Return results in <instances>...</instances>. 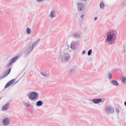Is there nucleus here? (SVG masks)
I'll use <instances>...</instances> for the list:
<instances>
[{
	"instance_id": "nucleus-3",
	"label": "nucleus",
	"mask_w": 126,
	"mask_h": 126,
	"mask_svg": "<svg viewBox=\"0 0 126 126\" xmlns=\"http://www.w3.org/2000/svg\"><path fill=\"white\" fill-rule=\"evenodd\" d=\"M17 59H18V56H16V57H14L13 58H12L10 60L9 64H8V65H7V67H8L9 66H10L12 64V63H14V62H15V61H16V60H17Z\"/></svg>"
},
{
	"instance_id": "nucleus-26",
	"label": "nucleus",
	"mask_w": 126,
	"mask_h": 126,
	"mask_svg": "<svg viewBox=\"0 0 126 126\" xmlns=\"http://www.w3.org/2000/svg\"><path fill=\"white\" fill-rule=\"evenodd\" d=\"M84 1H86L87 0H83Z\"/></svg>"
},
{
	"instance_id": "nucleus-18",
	"label": "nucleus",
	"mask_w": 126,
	"mask_h": 126,
	"mask_svg": "<svg viewBox=\"0 0 126 126\" xmlns=\"http://www.w3.org/2000/svg\"><path fill=\"white\" fill-rule=\"evenodd\" d=\"M41 74H42V75H43V76H45L47 77V74H46L45 73H44V72H41Z\"/></svg>"
},
{
	"instance_id": "nucleus-2",
	"label": "nucleus",
	"mask_w": 126,
	"mask_h": 126,
	"mask_svg": "<svg viewBox=\"0 0 126 126\" xmlns=\"http://www.w3.org/2000/svg\"><path fill=\"white\" fill-rule=\"evenodd\" d=\"M37 96H38V94L36 93L33 92L30 94V98L32 100H35V99L37 98Z\"/></svg>"
},
{
	"instance_id": "nucleus-10",
	"label": "nucleus",
	"mask_w": 126,
	"mask_h": 126,
	"mask_svg": "<svg viewBox=\"0 0 126 126\" xmlns=\"http://www.w3.org/2000/svg\"><path fill=\"white\" fill-rule=\"evenodd\" d=\"M111 83L113 84V85H115V86H118L119 85V83H118V81L116 80H113L111 81Z\"/></svg>"
},
{
	"instance_id": "nucleus-8",
	"label": "nucleus",
	"mask_w": 126,
	"mask_h": 126,
	"mask_svg": "<svg viewBox=\"0 0 126 126\" xmlns=\"http://www.w3.org/2000/svg\"><path fill=\"white\" fill-rule=\"evenodd\" d=\"M8 106H9V103H7L2 108V111H7V109H8Z\"/></svg>"
},
{
	"instance_id": "nucleus-17",
	"label": "nucleus",
	"mask_w": 126,
	"mask_h": 126,
	"mask_svg": "<svg viewBox=\"0 0 126 126\" xmlns=\"http://www.w3.org/2000/svg\"><path fill=\"white\" fill-rule=\"evenodd\" d=\"M25 106L26 107H30V104H29L28 103H25Z\"/></svg>"
},
{
	"instance_id": "nucleus-19",
	"label": "nucleus",
	"mask_w": 126,
	"mask_h": 126,
	"mask_svg": "<svg viewBox=\"0 0 126 126\" xmlns=\"http://www.w3.org/2000/svg\"><path fill=\"white\" fill-rule=\"evenodd\" d=\"M109 78H110V79H112V74H109Z\"/></svg>"
},
{
	"instance_id": "nucleus-7",
	"label": "nucleus",
	"mask_w": 126,
	"mask_h": 126,
	"mask_svg": "<svg viewBox=\"0 0 126 126\" xmlns=\"http://www.w3.org/2000/svg\"><path fill=\"white\" fill-rule=\"evenodd\" d=\"M78 10L80 11H81V10L83 9V4L80 3H78Z\"/></svg>"
},
{
	"instance_id": "nucleus-22",
	"label": "nucleus",
	"mask_w": 126,
	"mask_h": 126,
	"mask_svg": "<svg viewBox=\"0 0 126 126\" xmlns=\"http://www.w3.org/2000/svg\"><path fill=\"white\" fill-rule=\"evenodd\" d=\"M117 112H118V113H120V110L119 109L117 110Z\"/></svg>"
},
{
	"instance_id": "nucleus-1",
	"label": "nucleus",
	"mask_w": 126,
	"mask_h": 126,
	"mask_svg": "<svg viewBox=\"0 0 126 126\" xmlns=\"http://www.w3.org/2000/svg\"><path fill=\"white\" fill-rule=\"evenodd\" d=\"M115 31H108L106 33V39L105 41L106 43L111 44V42H113L116 38V33Z\"/></svg>"
},
{
	"instance_id": "nucleus-6",
	"label": "nucleus",
	"mask_w": 126,
	"mask_h": 126,
	"mask_svg": "<svg viewBox=\"0 0 126 126\" xmlns=\"http://www.w3.org/2000/svg\"><path fill=\"white\" fill-rule=\"evenodd\" d=\"M9 123H10L9 119L7 118L4 119L3 121V124L5 126H8L9 125Z\"/></svg>"
},
{
	"instance_id": "nucleus-20",
	"label": "nucleus",
	"mask_w": 126,
	"mask_h": 126,
	"mask_svg": "<svg viewBox=\"0 0 126 126\" xmlns=\"http://www.w3.org/2000/svg\"><path fill=\"white\" fill-rule=\"evenodd\" d=\"M86 53V51H83V54H85Z\"/></svg>"
},
{
	"instance_id": "nucleus-24",
	"label": "nucleus",
	"mask_w": 126,
	"mask_h": 126,
	"mask_svg": "<svg viewBox=\"0 0 126 126\" xmlns=\"http://www.w3.org/2000/svg\"><path fill=\"white\" fill-rule=\"evenodd\" d=\"M125 105L126 106V101L125 102Z\"/></svg>"
},
{
	"instance_id": "nucleus-14",
	"label": "nucleus",
	"mask_w": 126,
	"mask_h": 126,
	"mask_svg": "<svg viewBox=\"0 0 126 126\" xmlns=\"http://www.w3.org/2000/svg\"><path fill=\"white\" fill-rule=\"evenodd\" d=\"M100 7L101 8H104V7H105V5L104 4V3L101 2L100 3Z\"/></svg>"
},
{
	"instance_id": "nucleus-25",
	"label": "nucleus",
	"mask_w": 126,
	"mask_h": 126,
	"mask_svg": "<svg viewBox=\"0 0 126 126\" xmlns=\"http://www.w3.org/2000/svg\"><path fill=\"white\" fill-rule=\"evenodd\" d=\"M82 18H83V15L81 16Z\"/></svg>"
},
{
	"instance_id": "nucleus-16",
	"label": "nucleus",
	"mask_w": 126,
	"mask_h": 126,
	"mask_svg": "<svg viewBox=\"0 0 126 126\" xmlns=\"http://www.w3.org/2000/svg\"><path fill=\"white\" fill-rule=\"evenodd\" d=\"M91 54H92V50L90 49L88 52V56H90Z\"/></svg>"
},
{
	"instance_id": "nucleus-21",
	"label": "nucleus",
	"mask_w": 126,
	"mask_h": 126,
	"mask_svg": "<svg viewBox=\"0 0 126 126\" xmlns=\"http://www.w3.org/2000/svg\"><path fill=\"white\" fill-rule=\"evenodd\" d=\"M38 1H42L43 0H37Z\"/></svg>"
},
{
	"instance_id": "nucleus-11",
	"label": "nucleus",
	"mask_w": 126,
	"mask_h": 126,
	"mask_svg": "<svg viewBox=\"0 0 126 126\" xmlns=\"http://www.w3.org/2000/svg\"><path fill=\"white\" fill-rule=\"evenodd\" d=\"M50 17H56V14H55V12L52 11L51 12Z\"/></svg>"
},
{
	"instance_id": "nucleus-5",
	"label": "nucleus",
	"mask_w": 126,
	"mask_h": 126,
	"mask_svg": "<svg viewBox=\"0 0 126 126\" xmlns=\"http://www.w3.org/2000/svg\"><path fill=\"white\" fill-rule=\"evenodd\" d=\"M93 103L94 104H99V103H101L102 102V98H96L93 100Z\"/></svg>"
},
{
	"instance_id": "nucleus-23",
	"label": "nucleus",
	"mask_w": 126,
	"mask_h": 126,
	"mask_svg": "<svg viewBox=\"0 0 126 126\" xmlns=\"http://www.w3.org/2000/svg\"><path fill=\"white\" fill-rule=\"evenodd\" d=\"M97 17L95 18V19H94L95 20H97Z\"/></svg>"
},
{
	"instance_id": "nucleus-13",
	"label": "nucleus",
	"mask_w": 126,
	"mask_h": 126,
	"mask_svg": "<svg viewBox=\"0 0 126 126\" xmlns=\"http://www.w3.org/2000/svg\"><path fill=\"white\" fill-rule=\"evenodd\" d=\"M122 82H123V83H126V78L125 77H122Z\"/></svg>"
},
{
	"instance_id": "nucleus-4",
	"label": "nucleus",
	"mask_w": 126,
	"mask_h": 126,
	"mask_svg": "<svg viewBox=\"0 0 126 126\" xmlns=\"http://www.w3.org/2000/svg\"><path fill=\"white\" fill-rule=\"evenodd\" d=\"M15 81V79H13L12 80H11L10 81H9L5 86V88H8V87H9L12 83H13Z\"/></svg>"
},
{
	"instance_id": "nucleus-9",
	"label": "nucleus",
	"mask_w": 126,
	"mask_h": 126,
	"mask_svg": "<svg viewBox=\"0 0 126 126\" xmlns=\"http://www.w3.org/2000/svg\"><path fill=\"white\" fill-rule=\"evenodd\" d=\"M10 71H11V69H10V68L6 70L4 72V75L5 76H7L8 74H9V73H10Z\"/></svg>"
},
{
	"instance_id": "nucleus-15",
	"label": "nucleus",
	"mask_w": 126,
	"mask_h": 126,
	"mask_svg": "<svg viewBox=\"0 0 126 126\" xmlns=\"http://www.w3.org/2000/svg\"><path fill=\"white\" fill-rule=\"evenodd\" d=\"M27 32L28 33V34H31V30H30V29L29 28H27Z\"/></svg>"
},
{
	"instance_id": "nucleus-12",
	"label": "nucleus",
	"mask_w": 126,
	"mask_h": 126,
	"mask_svg": "<svg viewBox=\"0 0 126 126\" xmlns=\"http://www.w3.org/2000/svg\"><path fill=\"white\" fill-rule=\"evenodd\" d=\"M43 104V102H42V101H38L36 105L37 106H42Z\"/></svg>"
}]
</instances>
